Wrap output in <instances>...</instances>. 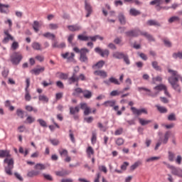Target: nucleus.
<instances>
[{"label":"nucleus","instance_id":"nucleus-26","mask_svg":"<svg viewBox=\"0 0 182 182\" xmlns=\"http://www.w3.org/2000/svg\"><path fill=\"white\" fill-rule=\"evenodd\" d=\"M77 39H79V41H83L86 42L87 41H92V36L78 35Z\"/></svg>","mask_w":182,"mask_h":182},{"label":"nucleus","instance_id":"nucleus-10","mask_svg":"<svg viewBox=\"0 0 182 182\" xmlns=\"http://www.w3.org/2000/svg\"><path fill=\"white\" fill-rule=\"evenodd\" d=\"M68 82L69 85H73V83H76V86H79V76L76 75V73H73L72 76L68 78Z\"/></svg>","mask_w":182,"mask_h":182},{"label":"nucleus","instance_id":"nucleus-48","mask_svg":"<svg viewBox=\"0 0 182 182\" xmlns=\"http://www.w3.org/2000/svg\"><path fill=\"white\" fill-rule=\"evenodd\" d=\"M118 18L122 25H124V23H126V18H124V15H123V14H119Z\"/></svg>","mask_w":182,"mask_h":182},{"label":"nucleus","instance_id":"nucleus-43","mask_svg":"<svg viewBox=\"0 0 182 182\" xmlns=\"http://www.w3.org/2000/svg\"><path fill=\"white\" fill-rule=\"evenodd\" d=\"M25 109L27 112H33L34 113H38V109L33 108L31 105H26Z\"/></svg>","mask_w":182,"mask_h":182},{"label":"nucleus","instance_id":"nucleus-27","mask_svg":"<svg viewBox=\"0 0 182 182\" xmlns=\"http://www.w3.org/2000/svg\"><path fill=\"white\" fill-rule=\"evenodd\" d=\"M129 14L132 15V16H138V15L141 14V12L136 9H131L129 10Z\"/></svg>","mask_w":182,"mask_h":182},{"label":"nucleus","instance_id":"nucleus-58","mask_svg":"<svg viewBox=\"0 0 182 182\" xmlns=\"http://www.w3.org/2000/svg\"><path fill=\"white\" fill-rule=\"evenodd\" d=\"M96 140H97V134H96V132H93L92 133V138H91V141L92 144H94V143H96Z\"/></svg>","mask_w":182,"mask_h":182},{"label":"nucleus","instance_id":"nucleus-55","mask_svg":"<svg viewBox=\"0 0 182 182\" xmlns=\"http://www.w3.org/2000/svg\"><path fill=\"white\" fill-rule=\"evenodd\" d=\"M48 28H49V29H51L52 31H55V30L58 29V28H59V24L50 23L48 25Z\"/></svg>","mask_w":182,"mask_h":182},{"label":"nucleus","instance_id":"nucleus-18","mask_svg":"<svg viewBox=\"0 0 182 182\" xmlns=\"http://www.w3.org/2000/svg\"><path fill=\"white\" fill-rule=\"evenodd\" d=\"M1 14H9V4H2L0 3Z\"/></svg>","mask_w":182,"mask_h":182},{"label":"nucleus","instance_id":"nucleus-9","mask_svg":"<svg viewBox=\"0 0 182 182\" xmlns=\"http://www.w3.org/2000/svg\"><path fill=\"white\" fill-rule=\"evenodd\" d=\"M87 53H89V49L87 48H82L80 50V60L81 62H87L88 58H87Z\"/></svg>","mask_w":182,"mask_h":182},{"label":"nucleus","instance_id":"nucleus-17","mask_svg":"<svg viewBox=\"0 0 182 182\" xmlns=\"http://www.w3.org/2000/svg\"><path fill=\"white\" fill-rule=\"evenodd\" d=\"M68 29L70 31V32H77L82 29V26L78 24L75 25H70L67 26Z\"/></svg>","mask_w":182,"mask_h":182},{"label":"nucleus","instance_id":"nucleus-52","mask_svg":"<svg viewBox=\"0 0 182 182\" xmlns=\"http://www.w3.org/2000/svg\"><path fill=\"white\" fill-rule=\"evenodd\" d=\"M122 94H123V92L115 90L110 92V96H119Z\"/></svg>","mask_w":182,"mask_h":182},{"label":"nucleus","instance_id":"nucleus-14","mask_svg":"<svg viewBox=\"0 0 182 182\" xmlns=\"http://www.w3.org/2000/svg\"><path fill=\"white\" fill-rule=\"evenodd\" d=\"M163 0H152L149 2V5L156 6V10L160 11L162 7L160 5H163Z\"/></svg>","mask_w":182,"mask_h":182},{"label":"nucleus","instance_id":"nucleus-23","mask_svg":"<svg viewBox=\"0 0 182 182\" xmlns=\"http://www.w3.org/2000/svg\"><path fill=\"white\" fill-rule=\"evenodd\" d=\"M102 105L105 107H114V105H116V101L115 100L105 101Z\"/></svg>","mask_w":182,"mask_h":182},{"label":"nucleus","instance_id":"nucleus-44","mask_svg":"<svg viewBox=\"0 0 182 182\" xmlns=\"http://www.w3.org/2000/svg\"><path fill=\"white\" fill-rule=\"evenodd\" d=\"M34 168L36 170H45L46 168V166L43 164H36L34 166Z\"/></svg>","mask_w":182,"mask_h":182},{"label":"nucleus","instance_id":"nucleus-39","mask_svg":"<svg viewBox=\"0 0 182 182\" xmlns=\"http://www.w3.org/2000/svg\"><path fill=\"white\" fill-rule=\"evenodd\" d=\"M34 122H35V117L31 115H28L26 119L25 123L28 124H32V123H34Z\"/></svg>","mask_w":182,"mask_h":182},{"label":"nucleus","instance_id":"nucleus-24","mask_svg":"<svg viewBox=\"0 0 182 182\" xmlns=\"http://www.w3.org/2000/svg\"><path fill=\"white\" fill-rule=\"evenodd\" d=\"M0 157L4 159V157H6V159L11 157V154H9V151L6 150H0Z\"/></svg>","mask_w":182,"mask_h":182},{"label":"nucleus","instance_id":"nucleus-41","mask_svg":"<svg viewBox=\"0 0 182 182\" xmlns=\"http://www.w3.org/2000/svg\"><path fill=\"white\" fill-rule=\"evenodd\" d=\"M56 176H59L60 177H63L65 176H68V174H69V172H68V171H56L55 172Z\"/></svg>","mask_w":182,"mask_h":182},{"label":"nucleus","instance_id":"nucleus-57","mask_svg":"<svg viewBox=\"0 0 182 182\" xmlns=\"http://www.w3.org/2000/svg\"><path fill=\"white\" fill-rule=\"evenodd\" d=\"M163 80V78L161 76H157L152 78V83L154 85H156V82H161Z\"/></svg>","mask_w":182,"mask_h":182},{"label":"nucleus","instance_id":"nucleus-19","mask_svg":"<svg viewBox=\"0 0 182 182\" xmlns=\"http://www.w3.org/2000/svg\"><path fill=\"white\" fill-rule=\"evenodd\" d=\"M52 48H57L58 49H62L63 48H66V44L65 43H60L59 44V42H58L56 40L54 41L52 43Z\"/></svg>","mask_w":182,"mask_h":182},{"label":"nucleus","instance_id":"nucleus-59","mask_svg":"<svg viewBox=\"0 0 182 182\" xmlns=\"http://www.w3.org/2000/svg\"><path fill=\"white\" fill-rule=\"evenodd\" d=\"M97 39H100V41H103V37H102L99 35H97V36H91L92 42H96V41H97Z\"/></svg>","mask_w":182,"mask_h":182},{"label":"nucleus","instance_id":"nucleus-7","mask_svg":"<svg viewBox=\"0 0 182 182\" xmlns=\"http://www.w3.org/2000/svg\"><path fill=\"white\" fill-rule=\"evenodd\" d=\"M26 88H25V100L26 102H31V99H32V97L31 96V94L29 93V87L31 86V79L30 78H26Z\"/></svg>","mask_w":182,"mask_h":182},{"label":"nucleus","instance_id":"nucleus-15","mask_svg":"<svg viewBox=\"0 0 182 182\" xmlns=\"http://www.w3.org/2000/svg\"><path fill=\"white\" fill-rule=\"evenodd\" d=\"M171 174L173 176H177L178 177H181L182 178V170L180 168H177L174 166H171Z\"/></svg>","mask_w":182,"mask_h":182},{"label":"nucleus","instance_id":"nucleus-33","mask_svg":"<svg viewBox=\"0 0 182 182\" xmlns=\"http://www.w3.org/2000/svg\"><path fill=\"white\" fill-rule=\"evenodd\" d=\"M170 138V132H166L164 134V139H161L163 144H167L168 139Z\"/></svg>","mask_w":182,"mask_h":182},{"label":"nucleus","instance_id":"nucleus-38","mask_svg":"<svg viewBox=\"0 0 182 182\" xmlns=\"http://www.w3.org/2000/svg\"><path fill=\"white\" fill-rule=\"evenodd\" d=\"M16 114L18 117H20V119H23L25 117V112L21 109H16Z\"/></svg>","mask_w":182,"mask_h":182},{"label":"nucleus","instance_id":"nucleus-21","mask_svg":"<svg viewBox=\"0 0 182 182\" xmlns=\"http://www.w3.org/2000/svg\"><path fill=\"white\" fill-rule=\"evenodd\" d=\"M103 66H105V61L100 60L96 64L92 65V69H94V70H97V69H102Z\"/></svg>","mask_w":182,"mask_h":182},{"label":"nucleus","instance_id":"nucleus-40","mask_svg":"<svg viewBox=\"0 0 182 182\" xmlns=\"http://www.w3.org/2000/svg\"><path fill=\"white\" fill-rule=\"evenodd\" d=\"M9 41H15V38L12 36H6L4 37V38L2 40L3 43H8Z\"/></svg>","mask_w":182,"mask_h":182},{"label":"nucleus","instance_id":"nucleus-5","mask_svg":"<svg viewBox=\"0 0 182 182\" xmlns=\"http://www.w3.org/2000/svg\"><path fill=\"white\" fill-rule=\"evenodd\" d=\"M23 58L21 53L15 52L11 56V61L13 65H19Z\"/></svg>","mask_w":182,"mask_h":182},{"label":"nucleus","instance_id":"nucleus-16","mask_svg":"<svg viewBox=\"0 0 182 182\" xmlns=\"http://www.w3.org/2000/svg\"><path fill=\"white\" fill-rule=\"evenodd\" d=\"M43 72H45V67L33 68V70H31V73H32V75H35L36 76L41 75V73H43Z\"/></svg>","mask_w":182,"mask_h":182},{"label":"nucleus","instance_id":"nucleus-64","mask_svg":"<svg viewBox=\"0 0 182 182\" xmlns=\"http://www.w3.org/2000/svg\"><path fill=\"white\" fill-rule=\"evenodd\" d=\"M63 97V92H58L55 94V100H60Z\"/></svg>","mask_w":182,"mask_h":182},{"label":"nucleus","instance_id":"nucleus-2","mask_svg":"<svg viewBox=\"0 0 182 182\" xmlns=\"http://www.w3.org/2000/svg\"><path fill=\"white\" fill-rule=\"evenodd\" d=\"M125 35L127 36H129L130 38H136V36H140V35H142V36H145V38L149 39V41H154V38H153V36L147 33V32H143V31H141L140 30H132L126 32Z\"/></svg>","mask_w":182,"mask_h":182},{"label":"nucleus","instance_id":"nucleus-47","mask_svg":"<svg viewBox=\"0 0 182 182\" xmlns=\"http://www.w3.org/2000/svg\"><path fill=\"white\" fill-rule=\"evenodd\" d=\"M115 143L117 146H123L124 144V139L119 137L115 140Z\"/></svg>","mask_w":182,"mask_h":182},{"label":"nucleus","instance_id":"nucleus-62","mask_svg":"<svg viewBox=\"0 0 182 182\" xmlns=\"http://www.w3.org/2000/svg\"><path fill=\"white\" fill-rule=\"evenodd\" d=\"M156 160H160L159 156H152L146 159L147 163H150V161H156Z\"/></svg>","mask_w":182,"mask_h":182},{"label":"nucleus","instance_id":"nucleus-56","mask_svg":"<svg viewBox=\"0 0 182 182\" xmlns=\"http://www.w3.org/2000/svg\"><path fill=\"white\" fill-rule=\"evenodd\" d=\"M180 21V18L178 16H172L168 19L169 23H173V22H178Z\"/></svg>","mask_w":182,"mask_h":182},{"label":"nucleus","instance_id":"nucleus-42","mask_svg":"<svg viewBox=\"0 0 182 182\" xmlns=\"http://www.w3.org/2000/svg\"><path fill=\"white\" fill-rule=\"evenodd\" d=\"M38 100H40V102H43L44 103H48V102H49V98H48V97L44 95H39Z\"/></svg>","mask_w":182,"mask_h":182},{"label":"nucleus","instance_id":"nucleus-8","mask_svg":"<svg viewBox=\"0 0 182 182\" xmlns=\"http://www.w3.org/2000/svg\"><path fill=\"white\" fill-rule=\"evenodd\" d=\"M80 112V108H79L78 106L77 107H70V114L73 116L74 120H79V115L77 114L76 113H79Z\"/></svg>","mask_w":182,"mask_h":182},{"label":"nucleus","instance_id":"nucleus-22","mask_svg":"<svg viewBox=\"0 0 182 182\" xmlns=\"http://www.w3.org/2000/svg\"><path fill=\"white\" fill-rule=\"evenodd\" d=\"M82 95L85 99H91L92 96H93V94L91 92V91L88 90H82Z\"/></svg>","mask_w":182,"mask_h":182},{"label":"nucleus","instance_id":"nucleus-4","mask_svg":"<svg viewBox=\"0 0 182 182\" xmlns=\"http://www.w3.org/2000/svg\"><path fill=\"white\" fill-rule=\"evenodd\" d=\"M166 85H164V84H161L159 85H156V87H154V92H150L148 93V96H151V97H157V95H159L160 93V92H161V90H164V89H166Z\"/></svg>","mask_w":182,"mask_h":182},{"label":"nucleus","instance_id":"nucleus-11","mask_svg":"<svg viewBox=\"0 0 182 182\" xmlns=\"http://www.w3.org/2000/svg\"><path fill=\"white\" fill-rule=\"evenodd\" d=\"M95 52H96V53H99V55H100V56L102 58H107L109 53V50H102L99 47L95 48Z\"/></svg>","mask_w":182,"mask_h":182},{"label":"nucleus","instance_id":"nucleus-53","mask_svg":"<svg viewBox=\"0 0 182 182\" xmlns=\"http://www.w3.org/2000/svg\"><path fill=\"white\" fill-rule=\"evenodd\" d=\"M19 48V43L18 41H14L11 44L12 50H16Z\"/></svg>","mask_w":182,"mask_h":182},{"label":"nucleus","instance_id":"nucleus-49","mask_svg":"<svg viewBox=\"0 0 182 182\" xmlns=\"http://www.w3.org/2000/svg\"><path fill=\"white\" fill-rule=\"evenodd\" d=\"M69 137L72 143L76 142V140L75 139V134H73V132L72 131V129L69 130Z\"/></svg>","mask_w":182,"mask_h":182},{"label":"nucleus","instance_id":"nucleus-3","mask_svg":"<svg viewBox=\"0 0 182 182\" xmlns=\"http://www.w3.org/2000/svg\"><path fill=\"white\" fill-rule=\"evenodd\" d=\"M4 163L7 164V166H5V172L8 176H12V170L14 169V159L9 157L4 159Z\"/></svg>","mask_w":182,"mask_h":182},{"label":"nucleus","instance_id":"nucleus-30","mask_svg":"<svg viewBox=\"0 0 182 182\" xmlns=\"http://www.w3.org/2000/svg\"><path fill=\"white\" fill-rule=\"evenodd\" d=\"M86 153L89 159H90V157L95 154V150L92 146H88L87 148Z\"/></svg>","mask_w":182,"mask_h":182},{"label":"nucleus","instance_id":"nucleus-46","mask_svg":"<svg viewBox=\"0 0 182 182\" xmlns=\"http://www.w3.org/2000/svg\"><path fill=\"white\" fill-rule=\"evenodd\" d=\"M141 164V162H140V161L135 162L134 164H132L130 166V171H134V170H136V168H137V167H139V166H140Z\"/></svg>","mask_w":182,"mask_h":182},{"label":"nucleus","instance_id":"nucleus-31","mask_svg":"<svg viewBox=\"0 0 182 182\" xmlns=\"http://www.w3.org/2000/svg\"><path fill=\"white\" fill-rule=\"evenodd\" d=\"M41 174V171H30L28 172V177H35L36 176H39Z\"/></svg>","mask_w":182,"mask_h":182},{"label":"nucleus","instance_id":"nucleus-51","mask_svg":"<svg viewBox=\"0 0 182 182\" xmlns=\"http://www.w3.org/2000/svg\"><path fill=\"white\" fill-rule=\"evenodd\" d=\"M59 154H60V156H61V157H66L68 156V150L66 149H60Z\"/></svg>","mask_w":182,"mask_h":182},{"label":"nucleus","instance_id":"nucleus-50","mask_svg":"<svg viewBox=\"0 0 182 182\" xmlns=\"http://www.w3.org/2000/svg\"><path fill=\"white\" fill-rule=\"evenodd\" d=\"M38 123H39L40 126L41 127H48V124H46V122L42 119H38L37 120Z\"/></svg>","mask_w":182,"mask_h":182},{"label":"nucleus","instance_id":"nucleus-28","mask_svg":"<svg viewBox=\"0 0 182 182\" xmlns=\"http://www.w3.org/2000/svg\"><path fill=\"white\" fill-rule=\"evenodd\" d=\"M31 47L33 48V49H34V50H42V46L41 45V43H39L38 42H33L31 45Z\"/></svg>","mask_w":182,"mask_h":182},{"label":"nucleus","instance_id":"nucleus-20","mask_svg":"<svg viewBox=\"0 0 182 182\" xmlns=\"http://www.w3.org/2000/svg\"><path fill=\"white\" fill-rule=\"evenodd\" d=\"M61 56L62 58H63V59H68V60H72V59L75 58V53L67 52L64 54H62Z\"/></svg>","mask_w":182,"mask_h":182},{"label":"nucleus","instance_id":"nucleus-36","mask_svg":"<svg viewBox=\"0 0 182 182\" xmlns=\"http://www.w3.org/2000/svg\"><path fill=\"white\" fill-rule=\"evenodd\" d=\"M146 23L149 25V26H160V23L157 22L156 20H149Z\"/></svg>","mask_w":182,"mask_h":182},{"label":"nucleus","instance_id":"nucleus-61","mask_svg":"<svg viewBox=\"0 0 182 182\" xmlns=\"http://www.w3.org/2000/svg\"><path fill=\"white\" fill-rule=\"evenodd\" d=\"M97 126L102 132H106V130H107V127L103 126V124H102V122H98Z\"/></svg>","mask_w":182,"mask_h":182},{"label":"nucleus","instance_id":"nucleus-60","mask_svg":"<svg viewBox=\"0 0 182 182\" xmlns=\"http://www.w3.org/2000/svg\"><path fill=\"white\" fill-rule=\"evenodd\" d=\"M152 66L155 70H161V68L159 66L157 61L152 62Z\"/></svg>","mask_w":182,"mask_h":182},{"label":"nucleus","instance_id":"nucleus-6","mask_svg":"<svg viewBox=\"0 0 182 182\" xmlns=\"http://www.w3.org/2000/svg\"><path fill=\"white\" fill-rule=\"evenodd\" d=\"M130 110L132 111L134 116H141V114H147V109L146 108H141V109H137L134 107H131Z\"/></svg>","mask_w":182,"mask_h":182},{"label":"nucleus","instance_id":"nucleus-25","mask_svg":"<svg viewBox=\"0 0 182 182\" xmlns=\"http://www.w3.org/2000/svg\"><path fill=\"white\" fill-rule=\"evenodd\" d=\"M124 55L125 54L122 52L117 51L112 54V56L115 59H123V58L124 57Z\"/></svg>","mask_w":182,"mask_h":182},{"label":"nucleus","instance_id":"nucleus-32","mask_svg":"<svg viewBox=\"0 0 182 182\" xmlns=\"http://www.w3.org/2000/svg\"><path fill=\"white\" fill-rule=\"evenodd\" d=\"M83 93V90L80 87L75 88L73 92V96H79Z\"/></svg>","mask_w":182,"mask_h":182},{"label":"nucleus","instance_id":"nucleus-63","mask_svg":"<svg viewBox=\"0 0 182 182\" xmlns=\"http://www.w3.org/2000/svg\"><path fill=\"white\" fill-rule=\"evenodd\" d=\"M122 59L124 60V62H125L127 65H130V60L129 59V56L127 55H124Z\"/></svg>","mask_w":182,"mask_h":182},{"label":"nucleus","instance_id":"nucleus-13","mask_svg":"<svg viewBox=\"0 0 182 182\" xmlns=\"http://www.w3.org/2000/svg\"><path fill=\"white\" fill-rule=\"evenodd\" d=\"M93 73L95 76H100V77H102V79H106V77H107V73L105 70H96Z\"/></svg>","mask_w":182,"mask_h":182},{"label":"nucleus","instance_id":"nucleus-35","mask_svg":"<svg viewBox=\"0 0 182 182\" xmlns=\"http://www.w3.org/2000/svg\"><path fill=\"white\" fill-rule=\"evenodd\" d=\"M57 76H58L59 79H63V80H66L69 77V74H66L63 73H58Z\"/></svg>","mask_w":182,"mask_h":182},{"label":"nucleus","instance_id":"nucleus-29","mask_svg":"<svg viewBox=\"0 0 182 182\" xmlns=\"http://www.w3.org/2000/svg\"><path fill=\"white\" fill-rule=\"evenodd\" d=\"M138 120H139V123H140L141 126H146L147 124H149V123H151V120H149V119L138 118Z\"/></svg>","mask_w":182,"mask_h":182},{"label":"nucleus","instance_id":"nucleus-45","mask_svg":"<svg viewBox=\"0 0 182 182\" xmlns=\"http://www.w3.org/2000/svg\"><path fill=\"white\" fill-rule=\"evenodd\" d=\"M43 36H44V38H48V39H55V38H56L55 34L49 32L43 33Z\"/></svg>","mask_w":182,"mask_h":182},{"label":"nucleus","instance_id":"nucleus-12","mask_svg":"<svg viewBox=\"0 0 182 182\" xmlns=\"http://www.w3.org/2000/svg\"><path fill=\"white\" fill-rule=\"evenodd\" d=\"M85 9L87 12L86 18H89V16L92 15V12H93V9L92 8L90 3L87 2V0L85 1Z\"/></svg>","mask_w":182,"mask_h":182},{"label":"nucleus","instance_id":"nucleus-34","mask_svg":"<svg viewBox=\"0 0 182 182\" xmlns=\"http://www.w3.org/2000/svg\"><path fill=\"white\" fill-rule=\"evenodd\" d=\"M155 107H156L157 110L160 113H167V112H168L167 108H166L164 107H161L159 105H155Z\"/></svg>","mask_w":182,"mask_h":182},{"label":"nucleus","instance_id":"nucleus-1","mask_svg":"<svg viewBox=\"0 0 182 182\" xmlns=\"http://www.w3.org/2000/svg\"><path fill=\"white\" fill-rule=\"evenodd\" d=\"M168 73H171V77H169L168 79V82L174 90H176V92L180 93L181 92V89L180 88V85H178V81H182L181 75H180L176 70H173L171 69H168Z\"/></svg>","mask_w":182,"mask_h":182},{"label":"nucleus","instance_id":"nucleus-37","mask_svg":"<svg viewBox=\"0 0 182 182\" xmlns=\"http://www.w3.org/2000/svg\"><path fill=\"white\" fill-rule=\"evenodd\" d=\"M39 28H41V24L39 21H35L33 24V29H34L35 32H39Z\"/></svg>","mask_w":182,"mask_h":182},{"label":"nucleus","instance_id":"nucleus-54","mask_svg":"<svg viewBox=\"0 0 182 182\" xmlns=\"http://www.w3.org/2000/svg\"><path fill=\"white\" fill-rule=\"evenodd\" d=\"M109 82L110 83H113L114 85H120V82H119V80L113 77H109Z\"/></svg>","mask_w":182,"mask_h":182}]
</instances>
